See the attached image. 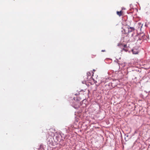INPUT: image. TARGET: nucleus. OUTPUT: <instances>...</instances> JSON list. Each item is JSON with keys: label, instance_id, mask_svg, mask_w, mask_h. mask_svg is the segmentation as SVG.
Returning a JSON list of instances; mask_svg holds the SVG:
<instances>
[{"label": "nucleus", "instance_id": "nucleus-1", "mask_svg": "<svg viewBox=\"0 0 150 150\" xmlns=\"http://www.w3.org/2000/svg\"><path fill=\"white\" fill-rule=\"evenodd\" d=\"M138 37L139 39L140 40H148L149 39V36L146 35L144 33H141L138 34L137 36Z\"/></svg>", "mask_w": 150, "mask_h": 150}, {"label": "nucleus", "instance_id": "nucleus-2", "mask_svg": "<svg viewBox=\"0 0 150 150\" xmlns=\"http://www.w3.org/2000/svg\"><path fill=\"white\" fill-rule=\"evenodd\" d=\"M74 100L76 101V104L73 106V107L75 109H78L79 107V103L81 101V98L78 97L76 98H74Z\"/></svg>", "mask_w": 150, "mask_h": 150}, {"label": "nucleus", "instance_id": "nucleus-3", "mask_svg": "<svg viewBox=\"0 0 150 150\" xmlns=\"http://www.w3.org/2000/svg\"><path fill=\"white\" fill-rule=\"evenodd\" d=\"M127 28H128V32L126 33H129L131 32H132L134 31L135 30L134 28V27H130L129 25L128 26Z\"/></svg>", "mask_w": 150, "mask_h": 150}, {"label": "nucleus", "instance_id": "nucleus-4", "mask_svg": "<svg viewBox=\"0 0 150 150\" xmlns=\"http://www.w3.org/2000/svg\"><path fill=\"white\" fill-rule=\"evenodd\" d=\"M47 141H48V143L51 144L53 142L52 139V137H50V139L49 137L47 138Z\"/></svg>", "mask_w": 150, "mask_h": 150}, {"label": "nucleus", "instance_id": "nucleus-5", "mask_svg": "<svg viewBox=\"0 0 150 150\" xmlns=\"http://www.w3.org/2000/svg\"><path fill=\"white\" fill-rule=\"evenodd\" d=\"M132 52L133 54H137L138 53V52L137 51L135 50L134 49L132 50Z\"/></svg>", "mask_w": 150, "mask_h": 150}, {"label": "nucleus", "instance_id": "nucleus-6", "mask_svg": "<svg viewBox=\"0 0 150 150\" xmlns=\"http://www.w3.org/2000/svg\"><path fill=\"white\" fill-rule=\"evenodd\" d=\"M117 14L120 16L122 14L121 11H117Z\"/></svg>", "mask_w": 150, "mask_h": 150}, {"label": "nucleus", "instance_id": "nucleus-7", "mask_svg": "<svg viewBox=\"0 0 150 150\" xmlns=\"http://www.w3.org/2000/svg\"><path fill=\"white\" fill-rule=\"evenodd\" d=\"M87 74L88 78V77L89 76L90 77V78H91L92 77L91 76V74L90 73L88 72L87 73Z\"/></svg>", "mask_w": 150, "mask_h": 150}, {"label": "nucleus", "instance_id": "nucleus-8", "mask_svg": "<svg viewBox=\"0 0 150 150\" xmlns=\"http://www.w3.org/2000/svg\"><path fill=\"white\" fill-rule=\"evenodd\" d=\"M130 7L131 8L130 10H132V9L133 8V6L132 4H130L129 5Z\"/></svg>", "mask_w": 150, "mask_h": 150}, {"label": "nucleus", "instance_id": "nucleus-9", "mask_svg": "<svg viewBox=\"0 0 150 150\" xmlns=\"http://www.w3.org/2000/svg\"><path fill=\"white\" fill-rule=\"evenodd\" d=\"M128 137V135H126V137H125V140H126V141H127V140H128V138H127V137Z\"/></svg>", "mask_w": 150, "mask_h": 150}, {"label": "nucleus", "instance_id": "nucleus-10", "mask_svg": "<svg viewBox=\"0 0 150 150\" xmlns=\"http://www.w3.org/2000/svg\"><path fill=\"white\" fill-rule=\"evenodd\" d=\"M112 83H109V86H110H110H112Z\"/></svg>", "mask_w": 150, "mask_h": 150}, {"label": "nucleus", "instance_id": "nucleus-11", "mask_svg": "<svg viewBox=\"0 0 150 150\" xmlns=\"http://www.w3.org/2000/svg\"><path fill=\"white\" fill-rule=\"evenodd\" d=\"M105 50H101V52H105Z\"/></svg>", "mask_w": 150, "mask_h": 150}, {"label": "nucleus", "instance_id": "nucleus-12", "mask_svg": "<svg viewBox=\"0 0 150 150\" xmlns=\"http://www.w3.org/2000/svg\"><path fill=\"white\" fill-rule=\"evenodd\" d=\"M133 35H134V33H133L132 34V37H133Z\"/></svg>", "mask_w": 150, "mask_h": 150}, {"label": "nucleus", "instance_id": "nucleus-13", "mask_svg": "<svg viewBox=\"0 0 150 150\" xmlns=\"http://www.w3.org/2000/svg\"><path fill=\"white\" fill-rule=\"evenodd\" d=\"M123 50H125V51H127V50L126 49H124V48H123Z\"/></svg>", "mask_w": 150, "mask_h": 150}, {"label": "nucleus", "instance_id": "nucleus-14", "mask_svg": "<svg viewBox=\"0 0 150 150\" xmlns=\"http://www.w3.org/2000/svg\"><path fill=\"white\" fill-rule=\"evenodd\" d=\"M85 82H84V81H83H83H82V83H84Z\"/></svg>", "mask_w": 150, "mask_h": 150}, {"label": "nucleus", "instance_id": "nucleus-15", "mask_svg": "<svg viewBox=\"0 0 150 150\" xmlns=\"http://www.w3.org/2000/svg\"><path fill=\"white\" fill-rule=\"evenodd\" d=\"M134 133H137V131H135V132H134Z\"/></svg>", "mask_w": 150, "mask_h": 150}, {"label": "nucleus", "instance_id": "nucleus-16", "mask_svg": "<svg viewBox=\"0 0 150 150\" xmlns=\"http://www.w3.org/2000/svg\"><path fill=\"white\" fill-rule=\"evenodd\" d=\"M56 138H58V137H56Z\"/></svg>", "mask_w": 150, "mask_h": 150}, {"label": "nucleus", "instance_id": "nucleus-17", "mask_svg": "<svg viewBox=\"0 0 150 150\" xmlns=\"http://www.w3.org/2000/svg\"><path fill=\"white\" fill-rule=\"evenodd\" d=\"M77 94H75V95H76Z\"/></svg>", "mask_w": 150, "mask_h": 150}, {"label": "nucleus", "instance_id": "nucleus-18", "mask_svg": "<svg viewBox=\"0 0 150 150\" xmlns=\"http://www.w3.org/2000/svg\"><path fill=\"white\" fill-rule=\"evenodd\" d=\"M93 71H95V70H94V69H93Z\"/></svg>", "mask_w": 150, "mask_h": 150}]
</instances>
